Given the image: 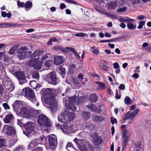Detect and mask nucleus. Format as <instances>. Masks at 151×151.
<instances>
[{"mask_svg":"<svg viewBox=\"0 0 151 151\" xmlns=\"http://www.w3.org/2000/svg\"><path fill=\"white\" fill-rule=\"evenodd\" d=\"M55 89L49 88L42 89L40 91L42 98L43 99L44 103L47 107L50 109L52 112L54 111L56 107L55 100Z\"/></svg>","mask_w":151,"mask_h":151,"instance_id":"f257e3e1","label":"nucleus"},{"mask_svg":"<svg viewBox=\"0 0 151 151\" xmlns=\"http://www.w3.org/2000/svg\"><path fill=\"white\" fill-rule=\"evenodd\" d=\"M37 122L40 126L46 128L50 127L51 126V122L49 119L45 115H38Z\"/></svg>","mask_w":151,"mask_h":151,"instance_id":"f03ea898","label":"nucleus"},{"mask_svg":"<svg viewBox=\"0 0 151 151\" xmlns=\"http://www.w3.org/2000/svg\"><path fill=\"white\" fill-rule=\"evenodd\" d=\"M62 117L61 118L62 119V122L65 123L68 122V123L73 120L75 118V115L74 112L73 111H70V110L67 109V110L65 111L64 114H62Z\"/></svg>","mask_w":151,"mask_h":151,"instance_id":"7ed1b4c3","label":"nucleus"},{"mask_svg":"<svg viewBox=\"0 0 151 151\" xmlns=\"http://www.w3.org/2000/svg\"><path fill=\"white\" fill-rule=\"evenodd\" d=\"M76 96H73L69 97V102L65 101L66 108L67 109L70 110L71 111L74 112L76 111L77 108L74 103L76 101Z\"/></svg>","mask_w":151,"mask_h":151,"instance_id":"20e7f679","label":"nucleus"},{"mask_svg":"<svg viewBox=\"0 0 151 151\" xmlns=\"http://www.w3.org/2000/svg\"><path fill=\"white\" fill-rule=\"evenodd\" d=\"M47 76L49 83L55 85L58 84L60 81V80L57 76L55 72H51L47 75Z\"/></svg>","mask_w":151,"mask_h":151,"instance_id":"39448f33","label":"nucleus"},{"mask_svg":"<svg viewBox=\"0 0 151 151\" xmlns=\"http://www.w3.org/2000/svg\"><path fill=\"white\" fill-rule=\"evenodd\" d=\"M74 141L81 151H88L86 147L88 142L86 140L75 138Z\"/></svg>","mask_w":151,"mask_h":151,"instance_id":"423d86ee","label":"nucleus"},{"mask_svg":"<svg viewBox=\"0 0 151 151\" xmlns=\"http://www.w3.org/2000/svg\"><path fill=\"white\" fill-rule=\"evenodd\" d=\"M25 96L32 102L36 100L34 91L29 87L25 88Z\"/></svg>","mask_w":151,"mask_h":151,"instance_id":"0eeeda50","label":"nucleus"},{"mask_svg":"<svg viewBox=\"0 0 151 151\" xmlns=\"http://www.w3.org/2000/svg\"><path fill=\"white\" fill-rule=\"evenodd\" d=\"M130 134H129L128 132L127 129L123 130L122 133V137L123 139L122 143V151H124L126 148V145L127 144L129 138Z\"/></svg>","mask_w":151,"mask_h":151,"instance_id":"6e6552de","label":"nucleus"},{"mask_svg":"<svg viewBox=\"0 0 151 151\" xmlns=\"http://www.w3.org/2000/svg\"><path fill=\"white\" fill-rule=\"evenodd\" d=\"M22 129L23 134L28 136L34 129V124L31 122H29L24 124L23 127H22Z\"/></svg>","mask_w":151,"mask_h":151,"instance_id":"1a4fd4ad","label":"nucleus"},{"mask_svg":"<svg viewBox=\"0 0 151 151\" xmlns=\"http://www.w3.org/2000/svg\"><path fill=\"white\" fill-rule=\"evenodd\" d=\"M14 76L18 79L20 84L22 85L27 82L23 72L18 71L14 73Z\"/></svg>","mask_w":151,"mask_h":151,"instance_id":"9d476101","label":"nucleus"},{"mask_svg":"<svg viewBox=\"0 0 151 151\" xmlns=\"http://www.w3.org/2000/svg\"><path fill=\"white\" fill-rule=\"evenodd\" d=\"M42 62L37 61L36 59H32L29 62V65L30 67H33L35 69L39 70L42 67Z\"/></svg>","mask_w":151,"mask_h":151,"instance_id":"9b49d317","label":"nucleus"},{"mask_svg":"<svg viewBox=\"0 0 151 151\" xmlns=\"http://www.w3.org/2000/svg\"><path fill=\"white\" fill-rule=\"evenodd\" d=\"M49 147L50 149L54 150L56 149L57 144V140L56 136H49L48 138Z\"/></svg>","mask_w":151,"mask_h":151,"instance_id":"f8f14e48","label":"nucleus"},{"mask_svg":"<svg viewBox=\"0 0 151 151\" xmlns=\"http://www.w3.org/2000/svg\"><path fill=\"white\" fill-rule=\"evenodd\" d=\"M43 138L40 137L37 139H34L32 140L28 145L29 149L32 150L34 147L37 146L39 144L42 143Z\"/></svg>","mask_w":151,"mask_h":151,"instance_id":"ddd939ff","label":"nucleus"},{"mask_svg":"<svg viewBox=\"0 0 151 151\" xmlns=\"http://www.w3.org/2000/svg\"><path fill=\"white\" fill-rule=\"evenodd\" d=\"M139 109H137L133 111H129L126 114L123 118V120L124 121L127 119H133L137 114Z\"/></svg>","mask_w":151,"mask_h":151,"instance_id":"4468645a","label":"nucleus"},{"mask_svg":"<svg viewBox=\"0 0 151 151\" xmlns=\"http://www.w3.org/2000/svg\"><path fill=\"white\" fill-rule=\"evenodd\" d=\"M30 110H28L27 107H23L20 109V111L17 112V114L19 116L28 118Z\"/></svg>","mask_w":151,"mask_h":151,"instance_id":"2eb2a0df","label":"nucleus"},{"mask_svg":"<svg viewBox=\"0 0 151 151\" xmlns=\"http://www.w3.org/2000/svg\"><path fill=\"white\" fill-rule=\"evenodd\" d=\"M72 125L68 122L65 123L63 124L62 130L65 133L67 134L72 132Z\"/></svg>","mask_w":151,"mask_h":151,"instance_id":"dca6fc26","label":"nucleus"},{"mask_svg":"<svg viewBox=\"0 0 151 151\" xmlns=\"http://www.w3.org/2000/svg\"><path fill=\"white\" fill-rule=\"evenodd\" d=\"M27 50V48L26 46L22 47L20 49H18L17 50V52L19 54L18 56L20 59L23 60L26 58L25 55L26 53L24 51Z\"/></svg>","mask_w":151,"mask_h":151,"instance_id":"f3484780","label":"nucleus"},{"mask_svg":"<svg viewBox=\"0 0 151 151\" xmlns=\"http://www.w3.org/2000/svg\"><path fill=\"white\" fill-rule=\"evenodd\" d=\"M3 129H6V133L8 135L11 136L12 135H15L16 133V130L13 127L9 125H5L4 126Z\"/></svg>","mask_w":151,"mask_h":151,"instance_id":"a211bd4d","label":"nucleus"},{"mask_svg":"<svg viewBox=\"0 0 151 151\" xmlns=\"http://www.w3.org/2000/svg\"><path fill=\"white\" fill-rule=\"evenodd\" d=\"M40 110H30L29 112V116L27 118H35L38 116V115H40Z\"/></svg>","mask_w":151,"mask_h":151,"instance_id":"6ab92c4d","label":"nucleus"},{"mask_svg":"<svg viewBox=\"0 0 151 151\" xmlns=\"http://www.w3.org/2000/svg\"><path fill=\"white\" fill-rule=\"evenodd\" d=\"M63 57L61 56H57L54 58V63L58 65H60L63 63Z\"/></svg>","mask_w":151,"mask_h":151,"instance_id":"aec40b11","label":"nucleus"},{"mask_svg":"<svg viewBox=\"0 0 151 151\" xmlns=\"http://www.w3.org/2000/svg\"><path fill=\"white\" fill-rule=\"evenodd\" d=\"M95 136H96V138L94 137L93 144L95 145H99L103 142L102 139L101 137L98 136V134L97 133H95Z\"/></svg>","mask_w":151,"mask_h":151,"instance_id":"412c9836","label":"nucleus"},{"mask_svg":"<svg viewBox=\"0 0 151 151\" xmlns=\"http://www.w3.org/2000/svg\"><path fill=\"white\" fill-rule=\"evenodd\" d=\"M42 53V51L41 50H36L32 54L31 57L32 58V59L38 60L39 58V56Z\"/></svg>","mask_w":151,"mask_h":151,"instance_id":"4be33fe9","label":"nucleus"},{"mask_svg":"<svg viewBox=\"0 0 151 151\" xmlns=\"http://www.w3.org/2000/svg\"><path fill=\"white\" fill-rule=\"evenodd\" d=\"M20 106L19 101L17 100L15 101L12 105V107L13 110L16 113L19 111L18 110Z\"/></svg>","mask_w":151,"mask_h":151,"instance_id":"5701e85b","label":"nucleus"},{"mask_svg":"<svg viewBox=\"0 0 151 151\" xmlns=\"http://www.w3.org/2000/svg\"><path fill=\"white\" fill-rule=\"evenodd\" d=\"M6 89L9 91H12L14 89V87L11 85V81H6L4 85Z\"/></svg>","mask_w":151,"mask_h":151,"instance_id":"b1692460","label":"nucleus"},{"mask_svg":"<svg viewBox=\"0 0 151 151\" xmlns=\"http://www.w3.org/2000/svg\"><path fill=\"white\" fill-rule=\"evenodd\" d=\"M92 119L95 122H101L104 120V118L102 116L96 115L93 116L92 118Z\"/></svg>","mask_w":151,"mask_h":151,"instance_id":"393cba45","label":"nucleus"},{"mask_svg":"<svg viewBox=\"0 0 151 151\" xmlns=\"http://www.w3.org/2000/svg\"><path fill=\"white\" fill-rule=\"evenodd\" d=\"M53 49L57 52H60L61 51L63 52H66L65 48H64L61 45H56L53 47Z\"/></svg>","mask_w":151,"mask_h":151,"instance_id":"a878e982","label":"nucleus"},{"mask_svg":"<svg viewBox=\"0 0 151 151\" xmlns=\"http://www.w3.org/2000/svg\"><path fill=\"white\" fill-rule=\"evenodd\" d=\"M13 115L12 114H8L4 119V122L6 123H9L13 119Z\"/></svg>","mask_w":151,"mask_h":151,"instance_id":"bb28decb","label":"nucleus"},{"mask_svg":"<svg viewBox=\"0 0 151 151\" xmlns=\"http://www.w3.org/2000/svg\"><path fill=\"white\" fill-rule=\"evenodd\" d=\"M89 99L91 102H95L98 100V96L96 94L92 93L90 95Z\"/></svg>","mask_w":151,"mask_h":151,"instance_id":"cd10ccee","label":"nucleus"},{"mask_svg":"<svg viewBox=\"0 0 151 151\" xmlns=\"http://www.w3.org/2000/svg\"><path fill=\"white\" fill-rule=\"evenodd\" d=\"M81 115L83 119L86 120L90 118L91 114L89 112L82 111L81 113Z\"/></svg>","mask_w":151,"mask_h":151,"instance_id":"c85d7f7f","label":"nucleus"},{"mask_svg":"<svg viewBox=\"0 0 151 151\" xmlns=\"http://www.w3.org/2000/svg\"><path fill=\"white\" fill-rule=\"evenodd\" d=\"M76 65L71 64L69 66L68 73L72 75L76 70Z\"/></svg>","mask_w":151,"mask_h":151,"instance_id":"c756f323","label":"nucleus"},{"mask_svg":"<svg viewBox=\"0 0 151 151\" xmlns=\"http://www.w3.org/2000/svg\"><path fill=\"white\" fill-rule=\"evenodd\" d=\"M2 24V28L3 27H14L16 26V25L14 23H3Z\"/></svg>","mask_w":151,"mask_h":151,"instance_id":"7c9ffc66","label":"nucleus"},{"mask_svg":"<svg viewBox=\"0 0 151 151\" xmlns=\"http://www.w3.org/2000/svg\"><path fill=\"white\" fill-rule=\"evenodd\" d=\"M127 19H124L123 18H120L119 20L121 22H133L134 21V20L133 19H131L129 18L128 17H126Z\"/></svg>","mask_w":151,"mask_h":151,"instance_id":"2f4dec72","label":"nucleus"},{"mask_svg":"<svg viewBox=\"0 0 151 151\" xmlns=\"http://www.w3.org/2000/svg\"><path fill=\"white\" fill-rule=\"evenodd\" d=\"M59 70L60 71L59 72L60 74L63 78L66 74L65 68L61 67L59 68Z\"/></svg>","mask_w":151,"mask_h":151,"instance_id":"473e14b6","label":"nucleus"},{"mask_svg":"<svg viewBox=\"0 0 151 151\" xmlns=\"http://www.w3.org/2000/svg\"><path fill=\"white\" fill-rule=\"evenodd\" d=\"M128 28L130 30L134 29L136 27V25H134L133 24L130 22H128L127 24Z\"/></svg>","mask_w":151,"mask_h":151,"instance_id":"72a5a7b5","label":"nucleus"},{"mask_svg":"<svg viewBox=\"0 0 151 151\" xmlns=\"http://www.w3.org/2000/svg\"><path fill=\"white\" fill-rule=\"evenodd\" d=\"M116 6V3L113 2H110L108 5L109 9H115Z\"/></svg>","mask_w":151,"mask_h":151,"instance_id":"f704fd0d","label":"nucleus"},{"mask_svg":"<svg viewBox=\"0 0 151 151\" xmlns=\"http://www.w3.org/2000/svg\"><path fill=\"white\" fill-rule=\"evenodd\" d=\"M17 47L18 46L17 45H15L13 46L9 51V53L11 55H13L14 54Z\"/></svg>","mask_w":151,"mask_h":151,"instance_id":"c9c22d12","label":"nucleus"},{"mask_svg":"<svg viewBox=\"0 0 151 151\" xmlns=\"http://www.w3.org/2000/svg\"><path fill=\"white\" fill-rule=\"evenodd\" d=\"M53 62L52 60H49L46 61L44 63L45 68H49L52 65Z\"/></svg>","mask_w":151,"mask_h":151,"instance_id":"e433bc0d","label":"nucleus"},{"mask_svg":"<svg viewBox=\"0 0 151 151\" xmlns=\"http://www.w3.org/2000/svg\"><path fill=\"white\" fill-rule=\"evenodd\" d=\"M124 102L126 105H129L131 103L132 100L128 96H126L124 100Z\"/></svg>","mask_w":151,"mask_h":151,"instance_id":"4c0bfd02","label":"nucleus"},{"mask_svg":"<svg viewBox=\"0 0 151 151\" xmlns=\"http://www.w3.org/2000/svg\"><path fill=\"white\" fill-rule=\"evenodd\" d=\"M32 6V2L31 1H28L26 2L24 7L25 8H30Z\"/></svg>","mask_w":151,"mask_h":151,"instance_id":"58836bf2","label":"nucleus"},{"mask_svg":"<svg viewBox=\"0 0 151 151\" xmlns=\"http://www.w3.org/2000/svg\"><path fill=\"white\" fill-rule=\"evenodd\" d=\"M29 84L30 86L33 89H35L37 87V82L35 81H30Z\"/></svg>","mask_w":151,"mask_h":151,"instance_id":"ea45409f","label":"nucleus"},{"mask_svg":"<svg viewBox=\"0 0 151 151\" xmlns=\"http://www.w3.org/2000/svg\"><path fill=\"white\" fill-rule=\"evenodd\" d=\"M96 83L99 85V87L101 88V90H102L106 88V85L104 83L99 81L96 82Z\"/></svg>","mask_w":151,"mask_h":151,"instance_id":"a19ab883","label":"nucleus"},{"mask_svg":"<svg viewBox=\"0 0 151 151\" xmlns=\"http://www.w3.org/2000/svg\"><path fill=\"white\" fill-rule=\"evenodd\" d=\"M65 50L66 52H68V50H69L71 52H73L74 54L76 52V50L74 48L70 47H65Z\"/></svg>","mask_w":151,"mask_h":151,"instance_id":"79ce46f5","label":"nucleus"},{"mask_svg":"<svg viewBox=\"0 0 151 151\" xmlns=\"http://www.w3.org/2000/svg\"><path fill=\"white\" fill-rule=\"evenodd\" d=\"M32 76L34 78L39 79V73L35 71L32 72Z\"/></svg>","mask_w":151,"mask_h":151,"instance_id":"37998d69","label":"nucleus"},{"mask_svg":"<svg viewBox=\"0 0 151 151\" xmlns=\"http://www.w3.org/2000/svg\"><path fill=\"white\" fill-rule=\"evenodd\" d=\"M17 3V6L19 8H23L24 7L25 4L24 2H21L20 1L18 0Z\"/></svg>","mask_w":151,"mask_h":151,"instance_id":"c03bdc74","label":"nucleus"},{"mask_svg":"<svg viewBox=\"0 0 151 151\" xmlns=\"http://www.w3.org/2000/svg\"><path fill=\"white\" fill-rule=\"evenodd\" d=\"M5 142V139L0 138V148L4 146Z\"/></svg>","mask_w":151,"mask_h":151,"instance_id":"a18cd8bd","label":"nucleus"},{"mask_svg":"<svg viewBox=\"0 0 151 151\" xmlns=\"http://www.w3.org/2000/svg\"><path fill=\"white\" fill-rule=\"evenodd\" d=\"M145 21H141L139 22V24L137 27V28L139 29L142 28L143 27V26L144 25H145Z\"/></svg>","mask_w":151,"mask_h":151,"instance_id":"49530a36","label":"nucleus"},{"mask_svg":"<svg viewBox=\"0 0 151 151\" xmlns=\"http://www.w3.org/2000/svg\"><path fill=\"white\" fill-rule=\"evenodd\" d=\"M123 36H120L119 37L114 38V42H119L122 40Z\"/></svg>","mask_w":151,"mask_h":151,"instance_id":"de8ad7c7","label":"nucleus"},{"mask_svg":"<svg viewBox=\"0 0 151 151\" xmlns=\"http://www.w3.org/2000/svg\"><path fill=\"white\" fill-rule=\"evenodd\" d=\"M111 122V123L113 124L115 123L116 124L117 123V121L116 119L114 117H111L110 118Z\"/></svg>","mask_w":151,"mask_h":151,"instance_id":"09e8293b","label":"nucleus"},{"mask_svg":"<svg viewBox=\"0 0 151 151\" xmlns=\"http://www.w3.org/2000/svg\"><path fill=\"white\" fill-rule=\"evenodd\" d=\"M127 9V8L125 7H124L123 8H119L117 9V12H125Z\"/></svg>","mask_w":151,"mask_h":151,"instance_id":"8fccbe9b","label":"nucleus"},{"mask_svg":"<svg viewBox=\"0 0 151 151\" xmlns=\"http://www.w3.org/2000/svg\"><path fill=\"white\" fill-rule=\"evenodd\" d=\"M107 15H106L109 17H110L112 19L114 18L115 19H116L117 18V16L114 14H109L108 13H107Z\"/></svg>","mask_w":151,"mask_h":151,"instance_id":"3c124183","label":"nucleus"},{"mask_svg":"<svg viewBox=\"0 0 151 151\" xmlns=\"http://www.w3.org/2000/svg\"><path fill=\"white\" fill-rule=\"evenodd\" d=\"M17 124L20 126L22 128V127H23L25 124L22 122V121L21 120L19 119H17Z\"/></svg>","mask_w":151,"mask_h":151,"instance_id":"603ef678","label":"nucleus"},{"mask_svg":"<svg viewBox=\"0 0 151 151\" xmlns=\"http://www.w3.org/2000/svg\"><path fill=\"white\" fill-rule=\"evenodd\" d=\"M3 105L4 108L6 110L9 109H10L9 106L7 103H4L3 104Z\"/></svg>","mask_w":151,"mask_h":151,"instance_id":"864d4df0","label":"nucleus"},{"mask_svg":"<svg viewBox=\"0 0 151 151\" xmlns=\"http://www.w3.org/2000/svg\"><path fill=\"white\" fill-rule=\"evenodd\" d=\"M87 107H88L91 110H93L94 109V105L93 104H89L87 106Z\"/></svg>","mask_w":151,"mask_h":151,"instance_id":"5fc2aeb1","label":"nucleus"},{"mask_svg":"<svg viewBox=\"0 0 151 151\" xmlns=\"http://www.w3.org/2000/svg\"><path fill=\"white\" fill-rule=\"evenodd\" d=\"M87 146L88 148L90 150H91V151H93L94 149L93 147L88 142V144H87Z\"/></svg>","mask_w":151,"mask_h":151,"instance_id":"6e6d98bb","label":"nucleus"},{"mask_svg":"<svg viewBox=\"0 0 151 151\" xmlns=\"http://www.w3.org/2000/svg\"><path fill=\"white\" fill-rule=\"evenodd\" d=\"M85 34L83 33H79L76 34L75 35L77 37H83L85 36Z\"/></svg>","mask_w":151,"mask_h":151,"instance_id":"4d7b16f0","label":"nucleus"},{"mask_svg":"<svg viewBox=\"0 0 151 151\" xmlns=\"http://www.w3.org/2000/svg\"><path fill=\"white\" fill-rule=\"evenodd\" d=\"M65 1L69 3L73 4H77L76 1L73 0H65Z\"/></svg>","mask_w":151,"mask_h":151,"instance_id":"13d9d810","label":"nucleus"},{"mask_svg":"<svg viewBox=\"0 0 151 151\" xmlns=\"http://www.w3.org/2000/svg\"><path fill=\"white\" fill-rule=\"evenodd\" d=\"M48 58V56L47 55H44L43 57H42L41 59V62L42 63H43V62L44 60H46Z\"/></svg>","mask_w":151,"mask_h":151,"instance_id":"bf43d9fd","label":"nucleus"},{"mask_svg":"<svg viewBox=\"0 0 151 151\" xmlns=\"http://www.w3.org/2000/svg\"><path fill=\"white\" fill-rule=\"evenodd\" d=\"M99 12L103 14H105L107 15V13L106 11L105 10H104L102 9H101L99 11Z\"/></svg>","mask_w":151,"mask_h":151,"instance_id":"052dcab7","label":"nucleus"},{"mask_svg":"<svg viewBox=\"0 0 151 151\" xmlns=\"http://www.w3.org/2000/svg\"><path fill=\"white\" fill-rule=\"evenodd\" d=\"M145 17L142 15H139L137 17V18L139 20H143L144 19Z\"/></svg>","mask_w":151,"mask_h":151,"instance_id":"680f3d73","label":"nucleus"},{"mask_svg":"<svg viewBox=\"0 0 151 151\" xmlns=\"http://www.w3.org/2000/svg\"><path fill=\"white\" fill-rule=\"evenodd\" d=\"M119 88L120 90H123L125 89V86L124 84H122L120 85Z\"/></svg>","mask_w":151,"mask_h":151,"instance_id":"e2e57ef3","label":"nucleus"},{"mask_svg":"<svg viewBox=\"0 0 151 151\" xmlns=\"http://www.w3.org/2000/svg\"><path fill=\"white\" fill-rule=\"evenodd\" d=\"M113 67L115 69L119 68V64L117 63H115L113 64Z\"/></svg>","mask_w":151,"mask_h":151,"instance_id":"0e129e2a","label":"nucleus"},{"mask_svg":"<svg viewBox=\"0 0 151 151\" xmlns=\"http://www.w3.org/2000/svg\"><path fill=\"white\" fill-rule=\"evenodd\" d=\"M115 97L117 99H119L121 98V95H119L118 91L117 89H116V93L115 96Z\"/></svg>","mask_w":151,"mask_h":151,"instance_id":"69168bd1","label":"nucleus"},{"mask_svg":"<svg viewBox=\"0 0 151 151\" xmlns=\"http://www.w3.org/2000/svg\"><path fill=\"white\" fill-rule=\"evenodd\" d=\"M5 55H4V53L3 52H0V60H2L3 59V58L4 57Z\"/></svg>","mask_w":151,"mask_h":151,"instance_id":"338daca9","label":"nucleus"},{"mask_svg":"<svg viewBox=\"0 0 151 151\" xmlns=\"http://www.w3.org/2000/svg\"><path fill=\"white\" fill-rule=\"evenodd\" d=\"M33 151H42V147H37Z\"/></svg>","mask_w":151,"mask_h":151,"instance_id":"774afa93","label":"nucleus"}]
</instances>
